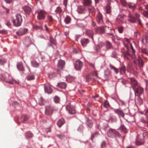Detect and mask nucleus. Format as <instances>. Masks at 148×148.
<instances>
[{
	"label": "nucleus",
	"instance_id": "1",
	"mask_svg": "<svg viewBox=\"0 0 148 148\" xmlns=\"http://www.w3.org/2000/svg\"><path fill=\"white\" fill-rule=\"evenodd\" d=\"M106 31L107 34L109 35L112 36V38L115 35V31L114 29H111L110 27H106L105 28L103 27H98L97 28L96 32L99 33H103Z\"/></svg>",
	"mask_w": 148,
	"mask_h": 148
},
{
	"label": "nucleus",
	"instance_id": "63",
	"mask_svg": "<svg viewBox=\"0 0 148 148\" xmlns=\"http://www.w3.org/2000/svg\"><path fill=\"white\" fill-rule=\"evenodd\" d=\"M98 97V95H96L95 96V97Z\"/></svg>",
	"mask_w": 148,
	"mask_h": 148
},
{
	"label": "nucleus",
	"instance_id": "45",
	"mask_svg": "<svg viewBox=\"0 0 148 148\" xmlns=\"http://www.w3.org/2000/svg\"><path fill=\"white\" fill-rule=\"evenodd\" d=\"M67 1L68 0H64L63 1V4L65 5V8L66 7Z\"/></svg>",
	"mask_w": 148,
	"mask_h": 148
},
{
	"label": "nucleus",
	"instance_id": "29",
	"mask_svg": "<svg viewBox=\"0 0 148 148\" xmlns=\"http://www.w3.org/2000/svg\"><path fill=\"white\" fill-rule=\"evenodd\" d=\"M142 41L146 45H148V36H146L143 39Z\"/></svg>",
	"mask_w": 148,
	"mask_h": 148
},
{
	"label": "nucleus",
	"instance_id": "14",
	"mask_svg": "<svg viewBox=\"0 0 148 148\" xmlns=\"http://www.w3.org/2000/svg\"><path fill=\"white\" fill-rule=\"evenodd\" d=\"M45 92L48 94L51 93L52 92V89L49 85L45 86Z\"/></svg>",
	"mask_w": 148,
	"mask_h": 148
},
{
	"label": "nucleus",
	"instance_id": "51",
	"mask_svg": "<svg viewBox=\"0 0 148 148\" xmlns=\"http://www.w3.org/2000/svg\"><path fill=\"white\" fill-rule=\"evenodd\" d=\"M105 145V142H103L101 145V147H104Z\"/></svg>",
	"mask_w": 148,
	"mask_h": 148
},
{
	"label": "nucleus",
	"instance_id": "24",
	"mask_svg": "<svg viewBox=\"0 0 148 148\" xmlns=\"http://www.w3.org/2000/svg\"><path fill=\"white\" fill-rule=\"evenodd\" d=\"M32 66L35 67H38L39 65V63L35 60H34L32 62Z\"/></svg>",
	"mask_w": 148,
	"mask_h": 148
},
{
	"label": "nucleus",
	"instance_id": "36",
	"mask_svg": "<svg viewBox=\"0 0 148 148\" xmlns=\"http://www.w3.org/2000/svg\"><path fill=\"white\" fill-rule=\"evenodd\" d=\"M59 101V98L58 96H55L54 98V101L56 103H58Z\"/></svg>",
	"mask_w": 148,
	"mask_h": 148
},
{
	"label": "nucleus",
	"instance_id": "16",
	"mask_svg": "<svg viewBox=\"0 0 148 148\" xmlns=\"http://www.w3.org/2000/svg\"><path fill=\"white\" fill-rule=\"evenodd\" d=\"M81 42L82 46L84 47L86 46V44L89 42V40L87 39L83 38L82 39Z\"/></svg>",
	"mask_w": 148,
	"mask_h": 148
},
{
	"label": "nucleus",
	"instance_id": "37",
	"mask_svg": "<svg viewBox=\"0 0 148 148\" xmlns=\"http://www.w3.org/2000/svg\"><path fill=\"white\" fill-rule=\"evenodd\" d=\"M142 52L147 55H148V50L146 49H143L142 50Z\"/></svg>",
	"mask_w": 148,
	"mask_h": 148
},
{
	"label": "nucleus",
	"instance_id": "5",
	"mask_svg": "<svg viewBox=\"0 0 148 148\" xmlns=\"http://www.w3.org/2000/svg\"><path fill=\"white\" fill-rule=\"evenodd\" d=\"M136 18L134 17L132 14H130L128 16V21L132 22L134 23L135 22L136 20V18H138L140 16V14L138 13H136L135 14Z\"/></svg>",
	"mask_w": 148,
	"mask_h": 148
},
{
	"label": "nucleus",
	"instance_id": "26",
	"mask_svg": "<svg viewBox=\"0 0 148 148\" xmlns=\"http://www.w3.org/2000/svg\"><path fill=\"white\" fill-rule=\"evenodd\" d=\"M74 79V78L70 75H68L66 77V80L68 82H70Z\"/></svg>",
	"mask_w": 148,
	"mask_h": 148
},
{
	"label": "nucleus",
	"instance_id": "31",
	"mask_svg": "<svg viewBox=\"0 0 148 148\" xmlns=\"http://www.w3.org/2000/svg\"><path fill=\"white\" fill-rule=\"evenodd\" d=\"M138 62L139 64V65L140 66H142L143 65V62L141 58L139 56L138 58Z\"/></svg>",
	"mask_w": 148,
	"mask_h": 148
},
{
	"label": "nucleus",
	"instance_id": "22",
	"mask_svg": "<svg viewBox=\"0 0 148 148\" xmlns=\"http://www.w3.org/2000/svg\"><path fill=\"white\" fill-rule=\"evenodd\" d=\"M64 123V120L63 119H60L57 122V124L59 127H60Z\"/></svg>",
	"mask_w": 148,
	"mask_h": 148
},
{
	"label": "nucleus",
	"instance_id": "44",
	"mask_svg": "<svg viewBox=\"0 0 148 148\" xmlns=\"http://www.w3.org/2000/svg\"><path fill=\"white\" fill-rule=\"evenodd\" d=\"M116 120V119L115 117H114L113 119H112V118L111 117L109 119L110 121H111V122L115 121Z\"/></svg>",
	"mask_w": 148,
	"mask_h": 148
},
{
	"label": "nucleus",
	"instance_id": "47",
	"mask_svg": "<svg viewBox=\"0 0 148 148\" xmlns=\"http://www.w3.org/2000/svg\"><path fill=\"white\" fill-rule=\"evenodd\" d=\"M107 46L108 48L110 47V44L108 41L106 42Z\"/></svg>",
	"mask_w": 148,
	"mask_h": 148
},
{
	"label": "nucleus",
	"instance_id": "12",
	"mask_svg": "<svg viewBox=\"0 0 148 148\" xmlns=\"http://www.w3.org/2000/svg\"><path fill=\"white\" fill-rule=\"evenodd\" d=\"M65 65V62L64 61L60 60L58 61V67L60 69L62 68Z\"/></svg>",
	"mask_w": 148,
	"mask_h": 148
},
{
	"label": "nucleus",
	"instance_id": "50",
	"mask_svg": "<svg viewBox=\"0 0 148 148\" xmlns=\"http://www.w3.org/2000/svg\"><path fill=\"white\" fill-rule=\"evenodd\" d=\"M113 70H114V71L115 72V73L116 74H117L118 73L119 71H118V69L116 68H115V69H114Z\"/></svg>",
	"mask_w": 148,
	"mask_h": 148
},
{
	"label": "nucleus",
	"instance_id": "60",
	"mask_svg": "<svg viewBox=\"0 0 148 148\" xmlns=\"http://www.w3.org/2000/svg\"><path fill=\"white\" fill-rule=\"evenodd\" d=\"M120 113H121V114L123 116H124V115L123 114L122 112H120Z\"/></svg>",
	"mask_w": 148,
	"mask_h": 148
},
{
	"label": "nucleus",
	"instance_id": "38",
	"mask_svg": "<svg viewBox=\"0 0 148 148\" xmlns=\"http://www.w3.org/2000/svg\"><path fill=\"white\" fill-rule=\"evenodd\" d=\"M50 40L51 41V42L53 43V44H56V43L55 41V40L53 38L51 37L50 38Z\"/></svg>",
	"mask_w": 148,
	"mask_h": 148
},
{
	"label": "nucleus",
	"instance_id": "57",
	"mask_svg": "<svg viewBox=\"0 0 148 148\" xmlns=\"http://www.w3.org/2000/svg\"><path fill=\"white\" fill-rule=\"evenodd\" d=\"M138 22L139 23L140 25H142V24H141V23L140 21V20L139 19H138Z\"/></svg>",
	"mask_w": 148,
	"mask_h": 148
},
{
	"label": "nucleus",
	"instance_id": "33",
	"mask_svg": "<svg viewBox=\"0 0 148 148\" xmlns=\"http://www.w3.org/2000/svg\"><path fill=\"white\" fill-rule=\"evenodd\" d=\"M106 11L107 13H109L110 12V7L109 5H107L106 7Z\"/></svg>",
	"mask_w": 148,
	"mask_h": 148
},
{
	"label": "nucleus",
	"instance_id": "35",
	"mask_svg": "<svg viewBox=\"0 0 148 148\" xmlns=\"http://www.w3.org/2000/svg\"><path fill=\"white\" fill-rule=\"evenodd\" d=\"M129 8L132 9H134L135 7V4L133 3H131L129 5Z\"/></svg>",
	"mask_w": 148,
	"mask_h": 148
},
{
	"label": "nucleus",
	"instance_id": "58",
	"mask_svg": "<svg viewBox=\"0 0 148 148\" xmlns=\"http://www.w3.org/2000/svg\"><path fill=\"white\" fill-rule=\"evenodd\" d=\"M39 103L40 105H42L43 104V103L42 102H40V101L39 102Z\"/></svg>",
	"mask_w": 148,
	"mask_h": 148
},
{
	"label": "nucleus",
	"instance_id": "40",
	"mask_svg": "<svg viewBox=\"0 0 148 148\" xmlns=\"http://www.w3.org/2000/svg\"><path fill=\"white\" fill-rule=\"evenodd\" d=\"M120 129L121 130H122L124 132H125L126 130V129L124 126L121 125V126L120 127Z\"/></svg>",
	"mask_w": 148,
	"mask_h": 148
},
{
	"label": "nucleus",
	"instance_id": "61",
	"mask_svg": "<svg viewBox=\"0 0 148 148\" xmlns=\"http://www.w3.org/2000/svg\"><path fill=\"white\" fill-rule=\"evenodd\" d=\"M92 123H90V126H89V127H91L92 126Z\"/></svg>",
	"mask_w": 148,
	"mask_h": 148
},
{
	"label": "nucleus",
	"instance_id": "6",
	"mask_svg": "<svg viewBox=\"0 0 148 148\" xmlns=\"http://www.w3.org/2000/svg\"><path fill=\"white\" fill-rule=\"evenodd\" d=\"M82 63L79 60H77L76 61L75 63V68L76 70H80L82 68Z\"/></svg>",
	"mask_w": 148,
	"mask_h": 148
},
{
	"label": "nucleus",
	"instance_id": "64",
	"mask_svg": "<svg viewBox=\"0 0 148 148\" xmlns=\"http://www.w3.org/2000/svg\"><path fill=\"white\" fill-rule=\"evenodd\" d=\"M135 34H136V33H135V36L136 37H137V36H136V35H135Z\"/></svg>",
	"mask_w": 148,
	"mask_h": 148
},
{
	"label": "nucleus",
	"instance_id": "55",
	"mask_svg": "<svg viewBox=\"0 0 148 148\" xmlns=\"http://www.w3.org/2000/svg\"><path fill=\"white\" fill-rule=\"evenodd\" d=\"M90 66H91V67H92V68H93L94 69H95V66H94V65L93 64H91L90 65Z\"/></svg>",
	"mask_w": 148,
	"mask_h": 148
},
{
	"label": "nucleus",
	"instance_id": "30",
	"mask_svg": "<svg viewBox=\"0 0 148 148\" xmlns=\"http://www.w3.org/2000/svg\"><path fill=\"white\" fill-rule=\"evenodd\" d=\"M71 21V18L69 16H66L64 19V22L66 24L70 23Z\"/></svg>",
	"mask_w": 148,
	"mask_h": 148
},
{
	"label": "nucleus",
	"instance_id": "7",
	"mask_svg": "<svg viewBox=\"0 0 148 148\" xmlns=\"http://www.w3.org/2000/svg\"><path fill=\"white\" fill-rule=\"evenodd\" d=\"M144 8L148 9V5H144L142 7H140L139 8V10H143V9ZM141 12V13H143V15L145 16L146 17H148V11L147 10L142 11Z\"/></svg>",
	"mask_w": 148,
	"mask_h": 148
},
{
	"label": "nucleus",
	"instance_id": "3",
	"mask_svg": "<svg viewBox=\"0 0 148 148\" xmlns=\"http://www.w3.org/2000/svg\"><path fill=\"white\" fill-rule=\"evenodd\" d=\"M21 15L20 14L16 15L15 18L12 20V21L14 26L18 27L20 26L22 22Z\"/></svg>",
	"mask_w": 148,
	"mask_h": 148
},
{
	"label": "nucleus",
	"instance_id": "28",
	"mask_svg": "<svg viewBox=\"0 0 148 148\" xmlns=\"http://www.w3.org/2000/svg\"><path fill=\"white\" fill-rule=\"evenodd\" d=\"M17 66L18 69L19 70L22 71H24V68L22 64L21 63L18 64L17 65Z\"/></svg>",
	"mask_w": 148,
	"mask_h": 148
},
{
	"label": "nucleus",
	"instance_id": "20",
	"mask_svg": "<svg viewBox=\"0 0 148 148\" xmlns=\"http://www.w3.org/2000/svg\"><path fill=\"white\" fill-rule=\"evenodd\" d=\"M77 11L79 13H82L85 12V9L84 7L79 6L77 9Z\"/></svg>",
	"mask_w": 148,
	"mask_h": 148
},
{
	"label": "nucleus",
	"instance_id": "2",
	"mask_svg": "<svg viewBox=\"0 0 148 148\" xmlns=\"http://www.w3.org/2000/svg\"><path fill=\"white\" fill-rule=\"evenodd\" d=\"M144 133H140V134H138L136 138V143L137 145H140L143 144L144 143V138L145 136L146 135L145 130H143Z\"/></svg>",
	"mask_w": 148,
	"mask_h": 148
},
{
	"label": "nucleus",
	"instance_id": "32",
	"mask_svg": "<svg viewBox=\"0 0 148 148\" xmlns=\"http://www.w3.org/2000/svg\"><path fill=\"white\" fill-rule=\"evenodd\" d=\"M34 79V76L33 75H29L27 77V79L28 80H32Z\"/></svg>",
	"mask_w": 148,
	"mask_h": 148
},
{
	"label": "nucleus",
	"instance_id": "17",
	"mask_svg": "<svg viewBox=\"0 0 148 148\" xmlns=\"http://www.w3.org/2000/svg\"><path fill=\"white\" fill-rule=\"evenodd\" d=\"M124 16L123 15H119L116 18V21L119 23L122 22L124 19Z\"/></svg>",
	"mask_w": 148,
	"mask_h": 148
},
{
	"label": "nucleus",
	"instance_id": "43",
	"mask_svg": "<svg viewBox=\"0 0 148 148\" xmlns=\"http://www.w3.org/2000/svg\"><path fill=\"white\" fill-rule=\"evenodd\" d=\"M69 113L70 114H74L75 113V110H70L69 111Z\"/></svg>",
	"mask_w": 148,
	"mask_h": 148
},
{
	"label": "nucleus",
	"instance_id": "34",
	"mask_svg": "<svg viewBox=\"0 0 148 148\" xmlns=\"http://www.w3.org/2000/svg\"><path fill=\"white\" fill-rule=\"evenodd\" d=\"M25 136L27 138H31L33 136V134L29 132L26 133Z\"/></svg>",
	"mask_w": 148,
	"mask_h": 148
},
{
	"label": "nucleus",
	"instance_id": "18",
	"mask_svg": "<svg viewBox=\"0 0 148 148\" xmlns=\"http://www.w3.org/2000/svg\"><path fill=\"white\" fill-rule=\"evenodd\" d=\"M143 89L140 87H138L135 92V94L136 93L137 94H138L139 95H141L143 92Z\"/></svg>",
	"mask_w": 148,
	"mask_h": 148
},
{
	"label": "nucleus",
	"instance_id": "23",
	"mask_svg": "<svg viewBox=\"0 0 148 148\" xmlns=\"http://www.w3.org/2000/svg\"><path fill=\"white\" fill-rule=\"evenodd\" d=\"M49 107H47L46 108L45 110V113L48 115H50L52 113L51 111V108L50 107L49 109Z\"/></svg>",
	"mask_w": 148,
	"mask_h": 148
},
{
	"label": "nucleus",
	"instance_id": "52",
	"mask_svg": "<svg viewBox=\"0 0 148 148\" xmlns=\"http://www.w3.org/2000/svg\"><path fill=\"white\" fill-rule=\"evenodd\" d=\"M145 115L147 117L148 119V110H147L145 112Z\"/></svg>",
	"mask_w": 148,
	"mask_h": 148
},
{
	"label": "nucleus",
	"instance_id": "62",
	"mask_svg": "<svg viewBox=\"0 0 148 148\" xmlns=\"http://www.w3.org/2000/svg\"><path fill=\"white\" fill-rule=\"evenodd\" d=\"M3 60V59H0V62H2V61Z\"/></svg>",
	"mask_w": 148,
	"mask_h": 148
},
{
	"label": "nucleus",
	"instance_id": "4",
	"mask_svg": "<svg viewBox=\"0 0 148 148\" xmlns=\"http://www.w3.org/2000/svg\"><path fill=\"white\" fill-rule=\"evenodd\" d=\"M130 45L131 46V49L132 50V55L131 56L130 53L128 52H127L125 55V59H130V58H131L132 59H134L136 57L134 54L135 51L134 49L131 44H130Z\"/></svg>",
	"mask_w": 148,
	"mask_h": 148
},
{
	"label": "nucleus",
	"instance_id": "56",
	"mask_svg": "<svg viewBox=\"0 0 148 148\" xmlns=\"http://www.w3.org/2000/svg\"><path fill=\"white\" fill-rule=\"evenodd\" d=\"M125 40L128 43L129 42H130V40L129 39H127V38H125Z\"/></svg>",
	"mask_w": 148,
	"mask_h": 148
},
{
	"label": "nucleus",
	"instance_id": "11",
	"mask_svg": "<svg viewBox=\"0 0 148 148\" xmlns=\"http://www.w3.org/2000/svg\"><path fill=\"white\" fill-rule=\"evenodd\" d=\"M8 79H6V81L8 83L10 84H14V83L18 84V82L15 79H14L11 77L9 76Z\"/></svg>",
	"mask_w": 148,
	"mask_h": 148
},
{
	"label": "nucleus",
	"instance_id": "21",
	"mask_svg": "<svg viewBox=\"0 0 148 148\" xmlns=\"http://www.w3.org/2000/svg\"><path fill=\"white\" fill-rule=\"evenodd\" d=\"M57 86L61 88L65 89L66 87V85L65 83L63 82L58 83Z\"/></svg>",
	"mask_w": 148,
	"mask_h": 148
},
{
	"label": "nucleus",
	"instance_id": "41",
	"mask_svg": "<svg viewBox=\"0 0 148 148\" xmlns=\"http://www.w3.org/2000/svg\"><path fill=\"white\" fill-rule=\"evenodd\" d=\"M22 120L24 121H26L27 119V117L26 115H24L22 116Z\"/></svg>",
	"mask_w": 148,
	"mask_h": 148
},
{
	"label": "nucleus",
	"instance_id": "19",
	"mask_svg": "<svg viewBox=\"0 0 148 148\" xmlns=\"http://www.w3.org/2000/svg\"><path fill=\"white\" fill-rule=\"evenodd\" d=\"M23 10L27 14H29L31 12V8L28 6H25L23 8Z\"/></svg>",
	"mask_w": 148,
	"mask_h": 148
},
{
	"label": "nucleus",
	"instance_id": "25",
	"mask_svg": "<svg viewBox=\"0 0 148 148\" xmlns=\"http://www.w3.org/2000/svg\"><path fill=\"white\" fill-rule=\"evenodd\" d=\"M83 3L85 5H90L91 4L92 1L91 0H84Z\"/></svg>",
	"mask_w": 148,
	"mask_h": 148
},
{
	"label": "nucleus",
	"instance_id": "10",
	"mask_svg": "<svg viewBox=\"0 0 148 148\" xmlns=\"http://www.w3.org/2000/svg\"><path fill=\"white\" fill-rule=\"evenodd\" d=\"M117 133V132L115 130L110 129L108 132V136L111 137Z\"/></svg>",
	"mask_w": 148,
	"mask_h": 148
},
{
	"label": "nucleus",
	"instance_id": "27",
	"mask_svg": "<svg viewBox=\"0 0 148 148\" xmlns=\"http://www.w3.org/2000/svg\"><path fill=\"white\" fill-rule=\"evenodd\" d=\"M125 67L123 66L120 68V72L121 74H123L125 73Z\"/></svg>",
	"mask_w": 148,
	"mask_h": 148
},
{
	"label": "nucleus",
	"instance_id": "15",
	"mask_svg": "<svg viewBox=\"0 0 148 148\" xmlns=\"http://www.w3.org/2000/svg\"><path fill=\"white\" fill-rule=\"evenodd\" d=\"M131 83L133 86V88L134 89V87H135L137 85V82L136 79L133 78H130Z\"/></svg>",
	"mask_w": 148,
	"mask_h": 148
},
{
	"label": "nucleus",
	"instance_id": "54",
	"mask_svg": "<svg viewBox=\"0 0 148 148\" xmlns=\"http://www.w3.org/2000/svg\"><path fill=\"white\" fill-rule=\"evenodd\" d=\"M45 29L46 30V31H48V29L47 28V26H46V25H45Z\"/></svg>",
	"mask_w": 148,
	"mask_h": 148
},
{
	"label": "nucleus",
	"instance_id": "8",
	"mask_svg": "<svg viewBox=\"0 0 148 148\" xmlns=\"http://www.w3.org/2000/svg\"><path fill=\"white\" fill-rule=\"evenodd\" d=\"M45 12L42 10L39 12L37 16L38 19L39 20L43 19L45 18Z\"/></svg>",
	"mask_w": 148,
	"mask_h": 148
},
{
	"label": "nucleus",
	"instance_id": "49",
	"mask_svg": "<svg viewBox=\"0 0 148 148\" xmlns=\"http://www.w3.org/2000/svg\"><path fill=\"white\" fill-rule=\"evenodd\" d=\"M90 36L91 37V38H92V39L93 40V38H92V35L93 34V33L91 31H90Z\"/></svg>",
	"mask_w": 148,
	"mask_h": 148
},
{
	"label": "nucleus",
	"instance_id": "53",
	"mask_svg": "<svg viewBox=\"0 0 148 148\" xmlns=\"http://www.w3.org/2000/svg\"><path fill=\"white\" fill-rule=\"evenodd\" d=\"M110 69H113V70H114V69H115V67L112 66L111 65H110Z\"/></svg>",
	"mask_w": 148,
	"mask_h": 148
},
{
	"label": "nucleus",
	"instance_id": "42",
	"mask_svg": "<svg viewBox=\"0 0 148 148\" xmlns=\"http://www.w3.org/2000/svg\"><path fill=\"white\" fill-rule=\"evenodd\" d=\"M104 106L106 107H107L108 106L109 103L107 101H105L104 103Z\"/></svg>",
	"mask_w": 148,
	"mask_h": 148
},
{
	"label": "nucleus",
	"instance_id": "46",
	"mask_svg": "<svg viewBox=\"0 0 148 148\" xmlns=\"http://www.w3.org/2000/svg\"><path fill=\"white\" fill-rule=\"evenodd\" d=\"M48 19L49 21H52L53 18L51 16H49L48 17Z\"/></svg>",
	"mask_w": 148,
	"mask_h": 148
},
{
	"label": "nucleus",
	"instance_id": "39",
	"mask_svg": "<svg viewBox=\"0 0 148 148\" xmlns=\"http://www.w3.org/2000/svg\"><path fill=\"white\" fill-rule=\"evenodd\" d=\"M123 30V27H119L118 28V30L120 33H121Z\"/></svg>",
	"mask_w": 148,
	"mask_h": 148
},
{
	"label": "nucleus",
	"instance_id": "9",
	"mask_svg": "<svg viewBox=\"0 0 148 148\" xmlns=\"http://www.w3.org/2000/svg\"><path fill=\"white\" fill-rule=\"evenodd\" d=\"M28 31V29L26 28H21L16 32V34L18 35H22L26 34Z\"/></svg>",
	"mask_w": 148,
	"mask_h": 148
},
{
	"label": "nucleus",
	"instance_id": "13",
	"mask_svg": "<svg viewBox=\"0 0 148 148\" xmlns=\"http://www.w3.org/2000/svg\"><path fill=\"white\" fill-rule=\"evenodd\" d=\"M96 19L97 21L99 23H103V21L102 15L100 13H99L97 15Z\"/></svg>",
	"mask_w": 148,
	"mask_h": 148
},
{
	"label": "nucleus",
	"instance_id": "48",
	"mask_svg": "<svg viewBox=\"0 0 148 148\" xmlns=\"http://www.w3.org/2000/svg\"><path fill=\"white\" fill-rule=\"evenodd\" d=\"M5 1L7 3H11L12 1V0H5Z\"/></svg>",
	"mask_w": 148,
	"mask_h": 148
},
{
	"label": "nucleus",
	"instance_id": "59",
	"mask_svg": "<svg viewBox=\"0 0 148 148\" xmlns=\"http://www.w3.org/2000/svg\"><path fill=\"white\" fill-rule=\"evenodd\" d=\"M93 74H94V75H96L97 76V72L95 71L94 72V73Z\"/></svg>",
	"mask_w": 148,
	"mask_h": 148
}]
</instances>
